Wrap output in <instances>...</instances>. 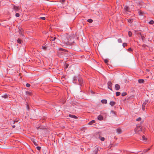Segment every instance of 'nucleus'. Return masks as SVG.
I'll return each instance as SVG.
<instances>
[{
	"label": "nucleus",
	"mask_w": 154,
	"mask_h": 154,
	"mask_svg": "<svg viewBox=\"0 0 154 154\" xmlns=\"http://www.w3.org/2000/svg\"><path fill=\"white\" fill-rule=\"evenodd\" d=\"M127 46V44L126 43H123V46L124 47H125V46Z\"/></svg>",
	"instance_id": "obj_41"
},
{
	"label": "nucleus",
	"mask_w": 154,
	"mask_h": 154,
	"mask_svg": "<svg viewBox=\"0 0 154 154\" xmlns=\"http://www.w3.org/2000/svg\"><path fill=\"white\" fill-rule=\"evenodd\" d=\"M141 120V117H139L136 119V121H140Z\"/></svg>",
	"instance_id": "obj_33"
},
{
	"label": "nucleus",
	"mask_w": 154,
	"mask_h": 154,
	"mask_svg": "<svg viewBox=\"0 0 154 154\" xmlns=\"http://www.w3.org/2000/svg\"><path fill=\"white\" fill-rule=\"evenodd\" d=\"M112 83L111 81H109L107 83L108 88L111 91H112Z\"/></svg>",
	"instance_id": "obj_6"
},
{
	"label": "nucleus",
	"mask_w": 154,
	"mask_h": 154,
	"mask_svg": "<svg viewBox=\"0 0 154 154\" xmlns=\"http://www.w3.org/2000/svg\"><path fill=\"white\" fill-rule=\"evenodd\" d=\"M115 88L116 90L118 91L120 88V85L118 84H116L115 85Z\"/></svg>",
	"instance_id": "obj_10"
},
{
	"label": "nucleus",
	"mask_w": 154,
	"mask_h": 154,
	"mask_svg": "<svg viewBox=\"0 0 154 154\" xmlns=\"http://www.w3.org/2000/svg\"><path fill=\"white\" fill-rule=\"evenodd\" d=\"M2 97L5 98H7L8 97V95L7 94H4L1 96Z\"/></svg>",
	"instance_id": "obj_20"
},
{
	"label": "nucleus",
	"mask_w": 154,
	"mask_h": 154,
	"mask_svg": "<svg viewBox=\"0 0 154 154\" xmlns=\"http://www.w3.org/2000/svg\"><path fill=\"white\" fill-rule=\"evenodd\" d=\"M128 35L129 37H131L132 35V33L131 32L129 31L128 32Z\"/></svg>",
	"instance_id": "obj_26"
},
{
	"label": "nucleus",
	"mask_w": 154,
	"mask_h": 154,
	"mask_svg": "<svg viewBox=\"0 0 154 154\" xmlns=\"http://www.w3.org/2000/svg\"><path fill=\"white\" fill-rule=\"evenodd\" d=\"M26 93L27 95H32V93L31 92L26 91Z\"/></svg>",
	"instance_id": "obj_24"
},
{
	"label": "nucleus",
	"mask_w": 154,
	"mask_h": 154,
	"mask_svg": "<svg viewBox=\"0 0 154 154\" xmlns=\"http://www.w3.org/2000/svg\"><path fill=\"white\" fill-rule=\"evenodd\" d=\"M127 21L128 23H131L133 21V20L132 19H127Z\"/></svg>",
	"instance_id": "obj_21"
},
{
	"label": "nucleus",
	"mask_w": 154,
	"mask_h": 154,
	"mask_svg": "<svg viewBox=\"0 0 154 154\" xmlns=\"http://www.w3.org/2000/svg\"><path fill=\"white\" fill-rule=\"evenodd\" d=\"M143 38H144V37L143 36V37L142 36V39H143Z\"/></svg>",
	"instance_id": "obj_51"
},
{
	"label": "nucleus",
	"mask_w": 154,
	"mask_h": 154,
	"mask_svg": "<svg viewBox=\"0 0 154 154\" xmlns=\"http://www.w3.org/2000/svg\"><path fill=\"white\" fill-rule=\"evenodd\" d=\"M100 140L102 141H104L105 140V138L103 137H102L100 138Z\"/></svg>",
	"instance_id": "obj_43"
},
{
	"label": "nucleus",
	"mask_w": 154,
	"mask_h": 154,
	"mask_svg": "<svg viewBox=\"0 0 154 154\" xmlns=\"http://www.w3.org/2000/svg\"><path fill=\"white\" fill-rule=\"evenodd\" d=\"M78 80L79 83V85H82L83 84V81L82 78L79 77L78 79Z\"/></svg>",
	"instance_id": "obj_8"
},
{
	"label": "nucleus",
	"mask_w": 154,
	"mask_h": 154,
	"mask_svg": "<svg viewBox=\"0 0 154 154\" xmlns=\"http://www.w3.org/2000/svg\"><path fill=\"white\" fill-rule=\"evenodd\" d=\"M104 61L107 64L109 62V60L107 59H105Z\"/></svg>",
	"instance_id": "obj_34"
},
{
	"label": "nucleus",
	"mask_w": 154,
	"mask_h": 154,
	"mask_svg": "<svg viewBox=\"0 0 154 154\" xmlns=\"http://www.w3.org/2000/svg\"><path fill=\"white\" fill-rule=\"evenodd\" d=\"M30 85L29 84V83H27L26 84V87H30Z\"/></svg>",
	"instance_id": "obj_38"
},
{
	"label": "nucleus",
	"mask_w": 154,
	"mask_h": 154,
	"mask_svg": "<svg viewBox=\"0 0 154 154\" xmlns=\"http://www.w3.org/2000/svg\"><path fill=\"white\" fill-rule=\"evenodd\" d=\"M122 130L120 128H118L116 129V132L117 133L119 134L122 133Z\"/></svg>",
	"instance_id": "obj_9"
},
{
	"label": "nucleus",
	"mask_w": 154,
	"mask_h": 154,
	"mask_svg": "<svg viewBox=\"0 0 154 154\" xmlns=\"http://www.w3.org/2000/svg\"><path fill=\"white\" fill-rule=\"evenodd\" d=\"M1 25V24H0V25Z\"/></svg>",
	"instance_id": "obj_54"
},
{
	"label": "nucleus",
	"mask_w": 154,
	"mask_h": 154,
	"mask_svg": "<svg viewBox=\"0 0 154 154\" xmlns=\"http://www.w3.org/2000/svg\"><path fill=\"white\" fill-rule=\"evenodd\" d=\"M142 139H143V140H146V138L144 136H142Z\"/></svg>",
	"instance_id": "obj_35"
},
{
	"label": "nucleus",
	"mask_w": 154,
	"mask_h": 154,
	"mask_svg": "<svg viewBox=\"0 0 154 154\" xmlns=\"http://www.w3.org/2000/svg\"><path fill=\"white\" fill-rule=\"evenodd\" d=\"M78 79H77V77L75 76H74L73 78V82L74 83H76Z\"/></svg>",
	"instance_id": "obj_15"
},
{
	"label": "nucleus",
	"mask_w": 154,
	"mask_h": 154,
	"mask_svg": "<svg viewBox=\"0 0 154 154\" xmlns=\"http://www.w3.org/2000/svg\"><path fill=\"white\" fill-rule=\"evenodd\" d=\"M65 0H61V2L62 3H63L65 2Z\"/></svg>",
	"instance_id": "obj_47"
},
{
	"label": "nucleus",
	"mask_w": 154,
	"mask_h": 154,
	"mask_svg": "<svg viewBox=\"0 0 154 154\" xmlns=\"http://www.w3.org/2000/svg\"><path fill=\"white\" fill-rule=\"evenodd\" d=\"M87 21L90 23H91L93 22V20L91 19H89L87 20Z\"/></svg>",
	"instance_id": "obj_30"
},
{
	"label": "nucleus",
	"mask_w": 154,
	"mask_h": 154,
	"mask_svg": "<svg viewBox=\"0 0 154 154\" xmlns=\"http://www.w3.org/2000/svg\"><path fill=\"white\" fill-rule=\"evenodd\" d=\"M14 8L16 11H18L19 9V7L15 5L14 6Z\"/></svg>",
	"instance_id": "obj_16"
},
{
	"label": "nucleus",
	"mask_w": 154,
	"mask_h": 154,
	"mask_svg": "<svg viewBox=\"0 0 154 154\" xmlns=\"http://www.w3.org/2000/svg\"><path fill=\"white\" fill-rule=\"evenodd\" d=\"M36 149L38 150H41V147L40 146H37L36 147Z\"/></svg>",
	"instance_id": "obj_36"
},
{
	"label": "nucleus",
	"mask_w": 154,
	"mask_h": 154,
	"mask_svg": "<svg viewBox=\"0 0 154 154\" xmlns=\"http://www.w3.org/2000/svg\"><path fill=\"white\" fill-rule=\"evenodd\" d=\"M20 34L22 36H24L23 32H22V33H21V34Z\"/></svg>",
	"instance_id": "obj_46"
},
{
	"label": "nucleus",
	"mask_w": 154,
	"mask_h": 154,
	"mask_svg": "<svg viewBox=\"0 0 154 154\" xmlns=\"http://www.w3.org/2000/svg\"><path fill=\"white\" fill-rule=\"evenodd\" d=\"M42 48L43 49L46 50L47 48V47H46V46H42Z\"/></svg>",
	"instance_id": "obj_31"
},
{
	"label": "nucleus",
	"mask_w": 154,
	"mask_h": 154,
	"mask_svg": "<svg viewBox=\"0 0 154 154\" xmlns=\"http://www.w3.org/2000/svg\"><path fill=\"white\" fill-rule=\"evenodd\" d=\"M20 123V122H19V120H15L14 121V124L17 123V124L18 125Z\"/></svg>",
	"instance_id": "obj_25"
},
{
	"label": "nucleus",
	"mask_w": 154,
	"mask_h": 154,
	"mask_svg": "<svg viewBox=\"0 0 154 154\" xmlns=\"http://www.w3.org/2000/svg\"><path fill=\"white\" fill-rule=\"evenodd\" d=\"M138 14L140 15L141 16H143L144 15V13L141 11H139Z\"/></svg>",
	"instance_id": "obj_19"
},
{
	"label": "nucleus",
	"mask_w": 154,
	"mask_h": 154,
	"mask_svg": "<svg viewBox=\"0 0 154 154\" xmlns=\"http://www.w3.org/2000/svg\"><path fill=\"white\" fill-rule=\"evenodd\" d=\"M15 16L16 17H18L20 16V14H19L18 13H16Z\"/></svg>",
	"instance_id": "obj_39"
},
{
	"label": "nucleus",
	"mask_w": 154,
	"mask_h": 154,
	"mask_svg": "<svg viewBox=\"0 0 154 154\" xmlns=\"http://www.w3.org/2000/svg\"><path fill=\"white\" fill-rule=\"evenodd\" d=\"M149 23L150 24H153L154 23V21L153 20H151L149 22Z\"/></svg>",
	"instance_id": "obj_27"
},
{
	"label": "nucleus",
	"mask_w": 154,
	"mask_h": 154,
	"mask_svg": "<svg viewBox=\"0 0 154 154\" xmlns=\"http://www.w3.org/2000/svg\"><path fill=\"white\" fill-rule=\"evenodd\" d=\"M27 109L29 110V106L28 105H27Z\"/></svg>",
	"instance_id": "obj_45"
},
{
	"label": "nucleus",
	"mask_w": 154,
	"mask_h": 154,
	"mask_svg": "<svg viewBox=\"0 0 154 154\" xmlns=\"http://www.w3.org/2000/svg\"><path fill=\"white\" fill-rule=\"evenodd\" d=\"M149 150V148H148L147 149H144V150H143V152H147V151H148Z\"/></svg>",
	"instance_id": "obj_32"
},
{
	"label": "nucleus",
	"mask_w": 154,
	"mask_h": 154,
	"mask_svg": "<svg viewBox=\"0 0 154 154\" xmlns=\"http://www.w3.org/2000/svg\"><path fill=\"white\" fill-rule=\"evenodd\" d=\"M116 104V102L112 101H110L109 103L110 105L112 106H113Z\"/></svg>",
	"instance_id": "obj_12"
},
{
	"label": "nucleus",
	"mask_w": 154,
	"mask_h": 154,
	"mask_svg": "<svg viewBox=\"0 0 154 154\" xmlns=\"http://www.w3.org/2000/svg\"><path fill=\"white\" fill-rule=\"evenodd\" d=\"M138 83H142L144 82V80L143 79H139L138 80Z\"/></svg>",
	"instance_id": "obj_13"
},
{
	"label": "nucleus",
	"mask_w": 154,
	"mask_h": 154,
	"mask_svg": "<svg viewBox=\"0 0 154 154\" xmlns=\"http://www.w3.org/2000/svg\"><path fill=\"white\" fill-rule=\"evenodd\" d=\"M19 32L20 34H21L23 32V30L22 28H19Z\"/></svg>",
	"instance_id": "obj_14"
},
{
	"label": "nucleus",
	"mask_w": 154,
	"mask_h": 154,
	"mask_svg": "<svg viewBox=\"0 0 154 154\" xmlns=\"http://www.w3.org/2000/svg\"><path fill=\"white\" fill-rule=\"evenodd\" d=\"M16 126L15 125H12V127L13 128H14Z\"/></svg>",
	"instance_id": "obj_48"
},
{
	"label": "nucleus",
	"mask_w": 154,
	"mask_h": 154,
	"mask_svg": "<svg viewBox=\"0 0 154 154\" xmlns=\"http://www.w3.org/2000/svg\"><path fill=\"white\" fill-rule=\"evenodd\" d=\"M63 41L64 44L65 46L67 47H69V46L71 45L74 42L73 38L72 37L65 38Z\"/></svg>",
	"instance_id": "obj_1"
},
{
	"label": "nucleus",
	"mask_w": 154,
	"mask_h": 154,
	"mask_svg": "<svg viewBox=\"0 0 154 154\" xmlns=\"http://www.w3.org/2000/svg\"><path fill=\"white\" fill-rule=\"evenodd\" d=\"M120 94H121L119 92H117L116 93V95L117 96H119V95H120Z\"/></svg>",
	"instance_id": "obj_29"
},
{
	"label": "nucleus",
	"mask_w": 154,
	"mask_h": 154,
	"mask_svg": "<svg viewBox=\"0 0 154 154\" xmlns=\"http://www.w3.org/2000/svg\"><path fill=\"white\" fill-rule=\"evenodd\" d=\"M112 112H114V111H112Z\"/></svg>",
	"instance_id": "obj_52"
},
{
	"label": "nucleus",
	"mask_w": 154,
	"mask_h": 154,
	"mask_svg": "<svg viewBox=\"0 0 154 154\" xmlns=\"http://www.w3.org/2000/svg\"><path fill=\"white\" fill-rule=\"evenodd\" d=\"M34 144L35 145H37L36 144V143L35 142H34Z\"/></svg>",
	"instance_id": "obj_49"
},
{
	"label": "nucleus",
	"mask_w": 154,
	"mask_h": 154,
	"mask_svg": "<svg viewBox=\"0 0 154 154\" xmlns=\"http://www.w3.org/2000/svg\"><path fill=\"white\" fill-rule=\"evenodd\" d=\"M103 119V116L101 115H99L98 116V119L99 120H102Z\"/></svg>",
	"instance_id": "obj_17"
},
{
	"label": "nucleus",
	"mask_w": 154,
	"mask_h": 154,
	"mask_svg": "<svg viewBox=\"0 0 154 154\" xmlns=\"http://www.w3.org/2000/svg\"><path fill=\"white\" fill-rule=\"evenodd\" d=\"M68 65H67L66 66V68H68Z\"/></svg>",
	"instance_id": "obj_50"
},
{
	"label": "nucleus",
	"mask_w": 154,
	"mask_h": 154,
	"mask_svg": "<svg viewBox=\"0 0 154 154\" xmlns=\"http://www.w3.org/2000/svg\"><path fill=\"white\" fill-rule=\"evenodd\" d=\"M69 116L73 119H76L77 118V117L76 116L71 114H69Z\"/></svg>",
	"instance_id": "obj_11"
},
{
	"label": "nucleus",
	"mask_w": 154,
	"mask_h": 154,
	"mask_svg": "<svg viewBox=\"0 0 154 154\" xmlns=\"http://www.w3.org/2000/svg\"><path fill=\"white\" fill-rule=\"evenodd\" d=\"M149 100H146L143 103L142 106V109L143 110H145L146 106Z\"/></svg>",
	"instance_id": "obj_5"
},
{
	"label": "nucleus",
	"mask_w": 154,
	"mask_h": 154,
	"mask_svg": "<svg viewBox=\"0 0 154 154\" xmlns=\"http://www.w3.org/2000/svg\"><path fill=\"white\" fill-rule=\"evenodd\" d=\"M40 19L42 20H45V17H40Z\"/></svg>",
	"instance_id": "obj_42"
},
{
	"label": "nucleus",
	"mask_w": 154,
	"mask_h": 154,
	"mask_svg": "<svg viewBox=\"0 0 154 154\" xmlns=\"http://www.w3.org/2000/svg\"><path fill=\"white\" fill-rule=\"evenodd\" d=\"M98 151V147L97 146H96L94 148V149L93 151L92 154H97Z\"/></svg>",
	"instance_id": "obj_7"
},
{
	"label": "nucleus",
	"mask_w": 154,
	"mask_h": 154,
	"mask_svg": "<svg viewBox=\"0 0 154 154\" xmlns=\"http://www.w3.org/2000/svg\"><path fill=\"white\" fill-rule=\"evenodd\" d=\"M68 51L67 50L60 48H59L58 55L60 58L63 57H67L68 55Z\"/></svg>",
	"instance_id": "obj_2"
},
{
	"label": "nucleus",
	"mask_w": 154,
	"mask_h": 154,
	"mask_svg": "<svg viewBox=\"0 0 154 154\" xmlns=\"http://www.w3.org/2000/svg\"><path fill=\"white\" fill-rule=\"evenodd\" d=\"M17 42L19 44H21L22 43V41L19 38L17 40Z\"/></svg>",
	"instance_id": "obj_22"
},
{
	"label": "nucleus",
	"mask_w": 154,
	"mask_h": 154,
	"mask_svg": "<svg viewBox=\"0 0 154 154\" xmlns=\"http://www.w3.org/2000/svg\"><path fill=\"white\" fill-rule=\"evenodd\" d=\"M128 50L130 52H131V51H132V50L131 48H129L128 49Z\"/></svg>",
	"instance_id": "obj_44"
},
{
	"label": "nucleus",
	"mask_w": 154,
	"mask_h": 154,
	"mask_svg": "<svg viewBox=\"0 0 154 154\" xmlns=\"http://www.w3.org/2000/svg\"><path fill=\"white\" fill-rule=\"evenodd\" d=\"M134 131L136 133L139 134L142 131V129L140 127H137L134 129Z\"/></svg>",
	"instance_id": "obj_4"
},
{
	"label": "nucleus",
	"mask_w": 154,
	"mask_h": 154,
	"mask_svg": "<svg viewBox=\"0 0 154 154\" xmlns=\"http://www.w3.org/2000/svg\"><path fill=\"white\" fill-rule=\"evenodd\" d=\"M56 37H54L53 39H51L50 40L51 41H54L56 39Z\"/></svg>",
	"instance_id": "obj_40"
},
{
	"label": "nucleus",
	"mask_w": 154,
	"mask_h": 154,
	"mask_svg": "<svg viewBox=\"0 0 154 154\" xmlns=\"http://www.w3.org/2000/svg\"><path fill=\"white\" fill-rule=\"evenodd\" d=\"M122 41L121 38H119L118 39V42L119 43L122 42Z\"/></svg>",
	"instance_id": "obj_37"
},
{
	"label": "nucleus",
	"mask_w": 154,
	"mask_h": 154,
	"mask_svg": "<svg viewBox=\"0 0 154 154\" xmlns=\"http://www.w3.org/2000/svg\"><path fill=\"white\" fill-rule=\"evenodd\" d=\"M95 121L94 120H93L91 121L88 123V124L90 125H92L93 123H95Z\"/></svg>",
	"instance_id": "obj_18"
},
{
	"label": "nucleus",
	"mask_w": 154,
	"mask_h": 154,
	"mask_svg": "<svg viewBox=\"0 0 154 154\" xmlns=\"http://www.w3.org/2000/svg\"><path fill=\"white\" fill-rule=\"evenodd\" d=\"M65 103V102H63V103L64 104Z\"/></svg>",
	"instance_id": "obj_53"
},
{
	"label": "nucleus",
	"mask_w": 154,
	"mask_h": 154,
	"mask_svg": "<svg viewBox=\"0 0 154 154\" xmlns=\"http://www.w3.org/2000/svg\"><path fill=\"white\" fill-rule=\"evenodd\" d=\"M123 12L124 14H129L131 12L130 8L127 6H125L124 8Z\"/></svg>",
	"instance_id": "obj_3"
},
{
	"label": "nucleus",
	"mask_w": 154,
	"mask_h": 154,
	"mask_svg": "<svg viewBox=\"0 0 154 154\" xmlns=\"http://www.w3.org/2000/svg\"><path fill=\"white\" fill-rule=\"evenodd\" d=\"M101 102L102 103H106L107 101L106 100H101Z\"/></svg>",
	"instance_id": "obj_23"
},
{
	"label": "nucleus",
	"mask_w": 154,
	"mask_h": 154,
	"mask_svg": "<svg viewBox=\"0 0 154 154\" xmlns=\"http://www.w3.org/2000/svg\"><path fill=\"white\" fill-rule=\"evenodd\" d=\"M127 95V93L126 92H123L122 94V96H124Z\"/></svg>",
	"instance_id": "obj_28"
}]
</instances>
